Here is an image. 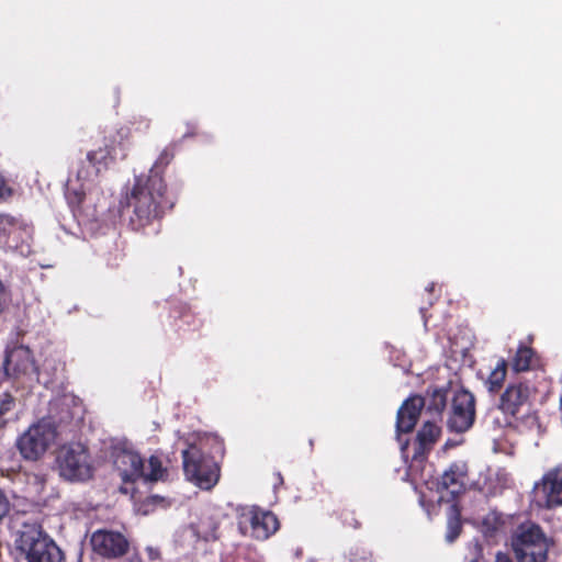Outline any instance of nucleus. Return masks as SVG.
Returning <instances> with one entry per match:
<instances>
[{"instance_id":"412c9836","label":"nucleus","mask_w":562,"mask_h":562,"mask_svg":"<svg viewBox=\"0 0 562 562\" xmlns=\"http://www.w3.org/2000/svg\"><path fill=\"white\" fill-rule=\"evenodd\" d=\"M536 351L524 344H520L514 355L510 366L514 372H526L531 369Z\"/></svg>"},{"instance_id":"20e7f679","label":"nucleus","mask_w":562,"mask_h":562,"mask_svg":"<svg viewBox=\"0 0 562 562\" xmlns=\"http://www.w3.org/2000/svg\"><path fill=\"white\" fill-rule=\"evenodd\" d=\"M209 439L189 445L182 451L183 472L187 479L203 490H211L220 479V465L205 452Z\"/></svg>"},{"instance_id":"c85d7f7f","label":"nucleus","mask_w":562,"mask_h":562,"mask_svg":"<svg viewBox=\"0 0 562 562\" xmlns=\"http://www.w3.org/2000/svg\"><path fill=\"white\" fill-rule=\"evenodd\" d=\"M495 562H513V560L507 553L497 552L495 557Z\"/></svg>"},{"instance_id":"2f4dec72","label":"nucleus","mask_w":562,"mask_h":562,"mask_svg":"<svg viewBox=\"0 0 562 562\" xmlns=\"http://www.w3.org/2000/svg\"><path fill=\"white\" fill-rule=\"evenodd\" d=\"M124 562H143V559L138 554H134L127 558Z\"/></svg>"},{"instance_id":"2eb2a0df","label":"nucleus","mask_w":562,"mask_h":562,"mask_svg":"<svg viewBox=\"0 0 562 562\" xmlns=\"http://www.w3.org/2000/svg\"><path fill=\"white\" fill-rule=\"evenodd\" d=\"M425 405V398L420 395L409 396L403 402L396 414L395 426L398 440H401L402 434H408L413 431Z\"/></svg>"},{"instance_id":"9b49d317","label":"nucleus","mask_w":562,"mask_h":562,"mask_svg":"<svg viewBox=\"0 0 562 562\" xmlns=\"http://www.w3.org/2000/svg\"><path fill=\"white\" fill-rule=\"evenodd\" d=\"M130 130L121 127L114 133H110L104 137V146L87 154V161L93 169V175L98 176L102 169H106L110 161L121 151V158H125L128 149Z\"/></svg>"},{"instance_id":"dca6fc26","label":"nucleus","mask_w":562,"mask_h":562,"mask_svg":"<svg viewBox=\"0 0 562 562\" xmlns=\"http://www.w3.org/2000/svg\"><path fill=\"white\" fill-rule=\"evenodd\" d=\"M35 371L32 351L24 346L8 350L3 360V372L8 376L18 378Z\"/></svg>"},{"instance_id":"f704fd0d","label":"nucleus","mask_w":562,"mask_h":562,"mask_svg":"<svg viewBox=\"0 0 562 562\" xmlns=\"http://www.w3.org/2000/svg\"><path fill=\"white\" fill-rule=\"evenodd\" d=\"M217 447H218V450L223 451V443L222 442H217Z\"/></svg>"},{"instance_id":"4be33fe9","label":"nucleus","mask_w":562,"mask_h":562,"mask_svg":"<svg viewBox=\"0 0 562 562\" xmlns=\"http://www.w3.org/2000/svg\"><path fill=\"white\" fill-rule=\"evenodd\" d=\"M449 392L448 387H429L427 390V409L440 415L447 407Z\"/></svg>"},{"instance_id":"6ab92c4d","label":"nucleus","mask_w":562,"mask_h":562,"mask_svg":"<svg viewBox=\"0 0 562 562\" xmlns=\"http://www.w3.org/2000/svg\"><path fill=\"white\" fill-rule=\"evenodd\" d=\"M7 228H9V235L5 240L7 246L22 255H29L31 252V245L29 243L22 241L21 244H18L11 238V235H21L25 233V231L18 227V221L15 217L7 214H0V229L5 232Z\"/></svg>"},{"instance_id":"0eeeda50","label":"nucleus","mask_w":562,"mask_h":562,"mask_svg":"<svg viewBox=\"0 0 562 562\" xmlns=\"http://www.w3.org/2000/svg\"><path fill=\"white\" fill-rule=\"evenodd\" d=\"M441 437V427L432 422H425L417 430L412 442L411 462L407 475L413 480H424V470L430 452Z\"/></svg>"},{"instance_id":"a211bd4d","label":"nucleus","mask_w":562,"mask_h":562,"mask_svg":"<svg viewBox=\"0 0 562 562\" xmlns=\"http://www.w3.org/2000/svg\"><path fill=\"white\" fill-rule=\"evenodd\" d=\"M170 324L179 337H184L190 331L200 329L202 322L186 305H175L169 314Z\"/></svg>"},{"instance_id":"393cba45","label":"nucleus","mask_w":562,"mask_h":562,"mask_svg":"<svg viewBox=\"0 0 562 562\" xmlns=\"http://www.w3.org/2000/svg\"><path fill=\"white\" fill-rule=\"evenodd\" d=\"M462 524L458 516H454L448 521V531L446 535V539L448 542H453L461 533Z\"/></svg>"},{"instance_id":"4468645a","label":"nucleus","mask_w":562,"mask_h":562,"mask_svg":"<svg viewBox=\"0 0 562 562\" xmlns=\"http://www.w3.org/2000/svg\"><path fill=\"white\" fill-rule=\"evenodd\" d=\"M541 494V505L548 509L562 505V463L547 471L536 485Z\"/></svg>"},{"instance_id":"e433bc0d","label":"nucleus","mask_w":562,"mask_h":562,"mask_svg":"<svg viewBox=\"0 0 562 562\" xmlns=\"http://www.w3.org/2000/svg\"><path fill=\"white\" fill-rule=\"evenodd\" d=\"M0 562H3V561L0 559Z\"/></svg>"},{"instance_id":"f257e3e1","label":"nucleus","mask_w":562,"mask_h":562,"mask_svg":"<svg viewBox=\"0 0 562 562\" xmlns=\"http://www.w3.org/2000/svg\"><path fill=\"white\" fill-rule=\"evenodd\" d=\"M176 150V142L168 144L158 155L148 175L135 178L134 186L126 195V207L131 211L128 226L132 231L146 234V229L153 227L158 233L166 212L173 207L175 201L167 193L164 172L173 160Z\"/></svg>"},{"instance_id":"bb28decb","label":"nucleus","mask_w":562,"mask_h":562,"mask_svg":"<svg viewBox=\"0 0 562 562\" xmlns=\"http://www.w3.org/2000/svg\"><path fill=\"white\" fill-rule=\"evenodd\" d=\"M11 504L5 492L0 487V522L10 513Z\"/></svg>"},{"instance_id":"9d476101","label":"nucleus","mask_w":562,"mask_h":562,"mask_svg":"<svg viewBox=\"0 0 562 562\" xmlns=\"http://www.w3.org/2000/svg\"><path fill=\"white\" fill-rule=\"evenodd\" d=\"M56 431L47 423L33 424L16 440V447L23 459L40 460L55 440Z\"/></svg>"},{"instance_id":"473e14b6","label":"nucleus","mask_w":562,"mask_h":562,"mask_svg":"<svg viewBox=\"0 0 562 562\" xmlns=\"http://www.w3.org/2000/svg\"><path fill=\"white\" fill-rule=\"evenodd\" d=\"M408 445H409L408 441H405V442L402 443L401 449H402L403 453H405L407 451Z\"/></svg>"},{"instance_id":"f03ea898","label":"nucleus","mask_w":562,"mask_h":562,"mask_svg":"<svg viewBox=\"0 0 562 562\" xmlns=\"http://www.w3.org/2000/svg\"><path fill=\"white\" fill-rule=\"evenodd\" d=\"M537 389L525 381L507 384L499 396L498 409L510 425L517 428L535 429L539 427V416L535 407Z\"/></svg>"},{"instance_id":"6e6552de","label":"nucleus","mask_w":562,"mask_h":562,"mask_svg":"<svg viewBox=\"0 0 562 562\" xmlns=\"http://www.w3.org/2000/svg\"><path fill=\"white\" fill-rule=\"evenodd\" d=\"M60 476L75 481H87L92 477L88 449L81 443H71L59 449L56 458Z\"/></svg>"},{"instance_id":"aec40b11","label":"nucleus","mask_w":562,"mask_h":562,"mask_svg":"<svg viewBox=\"0 0 562 562\" xmlns=\"http://www.w3.org/2000/svg\"><path fill=\"white\" fill-rule=\"evenodd\" d=\"M192 528L196 538L206 542L215 541L220 537V524L212 516L201 517L200 520Z\"/></svg>"},{"instance_id":"1a4fd4ad","label":"nucleus","mask_w":562,"mask_h":562,"mask_svg":"<svg viewBox=\"0 0 562 562\" xmlns=\"http://www.w3.org/2000/svg\"><path fill=\"white\" fill-rule=\"evenodd\" d=\"M476 418L475 396L460 389L451 397L447 414V428L451 432L463 434L472 428Z\"/></svg>"},{"instance_id":"7c9ffc66","label":"nucleus","mask_w":562,"mask_h":562,"mask_svg":"<svg viewBox=\"0 0 562 562\" xmlns=\"http://www.w3.org/2000/svg\"><path fill=\"white\" fill-rule=\"evenodd\" d=\"M196 135V125L195 124H191L189 125V131L187 133L183 134V138H187V137H193Z\"/></svg>"},{"instance_id":"5701e85b","label":"nucleus","mask_w":562,"mask_h":562,"mask_svg":"<svg viewBox=\"0 0 562 562\" xmlns=\"http://www.w3.org/2000/svg\"><path fill=\"white\" fill-rule=\"evenodd\" d=\"M508 362L504 358H499L495 368L490 373L486 384L490 392H498L505 382Z\"/></svg>"},{"instance_id":"39448f33","label":"nucleus","mask_w":562,"mask_h":562,"mask_svg":"<svg viewBox=\"0 0 562 562\" xmlns=\"http://www.w3.org/2000/svg\"><path fill=\"white\" fill-rule=\"evenodd\" d=\"M512 548L517 562H547L550 543L540 526L528 522L518 526Z\"/></svg>"},{"instance_id":"c756f323","label":"nucleus","mask_w":562,"mask_h":562,"mask_svg":"<svg viewBox=\"0 0 562 562\" xmlns=\"http://www.w3.org/2000/svg\"><path fill=\"white\" fill-rule=\"evenodd\" d=\"M78 179L87 180L92 176V172L89 169L81 168L78 170Z\"/></svg>"},{"instance_id":"72a5a7b5","label":"nucleus","mask_w":562,"mask_h":562,"mask_svg":"<svg viewBox=\"0 0 562 562\" xmlns=\"http://www.w3.org/2000/svg\"><path fill=\"white\" fill-rule=\"evenodd\" d=\"M426 290L429 291V292H432L434 291V284H430Z\"/></svg>"},{"instance_id":"b1692460","label":"nucleus","mask_w":562,"mask_h":562,"mask_svg":"<svg viewBox=\"0 0 562 562\" xmlns=\"http://www.w3.org/2000/svg\"><path fill=\"white\" fill-rule=\"evenodd\" d=\"M166 475L167 469L164 468L161 459L158 456H150L148 459V471H145V475L142 479L155 482L164 480Z\"/></svg>"},{"instance_id":"a878e982","label":"nucleus","mask_w":562,"mask_h":562,"mask_svg":"<svg viewBox=\"0 0 562 562\" xmlns=\"http://www.w3.org/2000/svg\"><path fill=\"white\" fill-rule=\"evenodd\" d=\"M499 525L501 517L496 514V512H491V514L483 519V526L486 528V532H495Z\"/></svg>"},{"instance_id":"f3484780","label":"nucleus","mask_w":562,"mask_h":562,"mask_svg":"<svg viewBox=\"0 0 562 562\" xmlns=\"http://www.w3.org/2000/svg\"><path fill=\"white\" fill-rule=\"evenodd\" d=\"M114 467L124 483H134L145 475L143 458L131 450L119 451L115 454Z\"/></svg>"},{"instance_id":"ddd939ff","label":"nucleus","mask_w":562,"mask_h":562,"mask_svg":"<svg viewBox=\"0 0 562 562\" xmlns=\"http://www.w3.org/2000/svg\"><path fill=\"white\" fill-rule=\"evenodd\" d=\"M469 467L465 461L458 460L449 464L438 481V491L447 492L454 499L467 491Z\"/></svg>"},{"instance_id":"c9c22d12","label":"nucleus","mask_w":562,"mask_h":562,"mask_svg":"<svg viewBox=\"0 0 562 562\" xmlns=\"http://www.w3.org/2000/svg\"><path fill=\"white\" fill-rule=\"evenodd\" d=\"M471 562H477V561H471Z\"/></svg>"},{"instance_id":"cd10ccee","label":"nucleus","mask_w":562,"mask_h":562,"mask_svg":"<svg viewBox=\"0 0 562 562\" xmlns=\"http://www.w3.org/2000/svg\"><path fill=\"white\" fill-rule=\"evenodd\" d=\"M12 190L8 187L4 178L0 175V200L11 196Z\"/></svg>"},{"instance_id":"f8f14e48","label":"nucleus","mask_w":562,"mask_h":562,"mask_svg":"<svg viewBox=\"0 0 562 562\" xmlns=\"http://www.w3.org/2000/svg\"><path fill=\"white\" fill-rule=\"evenodd\" d=\"M92 550L104 559H119L130 550V540L120 531L98 529L90 538Z\"/></svg>"},{"instance_id":"423d86ee","label":"nucleus","mask_w":562,"mask_h":562,"mask_svg":"<svg viewBox=\"0 0 562 562\" xmlns=\"http://www.w3.org/2000/svg\"><path fill=\"white\" fill-rule=\"evenodd\" d=\"M237 528L241 536L265 541L280 528L278 517L258 506H241L236 513Z\"/></svg>"},{"instance_id":"7ed1b4c3","label":"nucleus","mask_w":562,"mask_h":562,"mask_svg":"<svg viewBox=\"0 0 562 562\" xmlns=\"http://www.w3.org/2000/svg\"><path fill=\"white\" fill-rule=\"evenodd\" d=\"M15 547L24 555L26 562H66L64 551L37 522L22 525Z\"/></svg>"}]
</instances>
